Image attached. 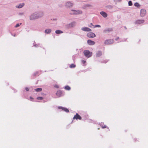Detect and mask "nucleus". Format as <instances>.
Listing matches in <instances>:
<instances>
[{"instance_id": "1", "label": "nucleus", "mask_w": 148, "mask_h": 148, "mask_svg": "<svg viewBox=\"0 0 148 148\" xmlns=\"http://www.w3.org/2000/svg\"><path fill=\"white\" fill-rule=\"evenodd\" d=\"M84 53L85 56L88 58L91 57L92 55V53L90 52L88 50H85L84 51Z\"/></svg>"}, {"instance_id": "2", "label": "nucleus", "mask_w": 148, "mask_h": 148, "mask_svg": "<svg viewBox=\"0 0 148 148\" xmlns=\"http://www.w3.org/2000/svg\"><path fill=\"white\" fill-rule=\"evenodd\" d=\"M73 12L70 13L71 14L77 15L82 13V11L80 10H71Z\"/></svg>"}, {"instance_id": "3", "label": "nucleus", "mask_w": 148, "mask_h": 148, "mask_svg": "<svg viewBox=\"0 0 148 148\" xmlns=\"http://www.w3.org/2000/svg\"><path fill=\"white\" fill-rule=\"evenodd\" d=\"M113 42L114 40L113 39H110L106 40L104 43L106 45H110L113 44Z\"/></svg>"}, {"instance_id": "4", "label": "nucleus", "mask_w": 148, "mask_h": 148, "mask_svg": "<svg viewBox=\"0 0 148 148\" xmlns=\"http://www.w3.org/2000/svg\"><path fill=\"white\" fill-rule=\"evenodd\" d=\"M42 15V14L41 16H38V15H32L30 16V19L31 20H34L38 18V17H40Z\"/></svg>"}, {"instance_id": "5", "label": "nucleus", "mask_w": 148, "mask_h": 148, "mask_svg": "<svg viewBox=\"0 0 148 148\" xmlns=\"http://www.w3.org/2000/svg\"><path fill=\"white\" fill-rule=\"evenodd\" d=\"M73 119H76V120L79 119L80 120H81L82 118L81 116L79 115L78 113H76L74 116L73 118Z\"/></svg>"}, {"instance_id": "6", "label": "nucleus", "mask_w": 148, "mask_h": 148, "mask_svg": "<svg viewBox=\"0 0 148 148\" xmlns=\"http://www.w3.org/2000/svg\"><path fill=\"white\" fill-rule=\"evenodd\" d=\"M146 13V11L144 9H141L140 10V15L142 17L144 16Z\"/></svg>"}, {"instance_id": "7", "label": "nucleus", "mask_w": 148, "mask_h": 148, "mask_svg": "<svg viewBox=\"0 0 148 148\" xmlns=\"http://www.w3.org/2000/svg\"><path fill=\"white\" fill-rule=\"evenodd\" d=\"M88 36L89 38H94L95 37V34L92 32L88 33L87 35Z\"/></svg>"}, {"instance_id": "8", "label": "nucleus", "mask_w": 148, "mask_h": 148, "mask_svg": "<svg viewBox=\"0 0 148 148\" xmlns=\"http://www.w3.org/2000/svg\"><path fill=\"white\" fill-rule=\"evenodd\" d=\"M144 22V20H138L135 22V23L136 24H140L143 23Z\"/></svg>"}, {"instance_id": "9", "label": "nucleus", "mask_w": 148, "mask_h": 148, "mask_svg": "<svg viewBox=\"0 0 148 148\" xmlns=\"http://www.w3.org/2000/svg\"><path fill=\"white\" fill-rule=\"evenodd\" d=\"M82 30L86 32H90L91 31V29L87 27H84L82 28Z\"/></svg>"}, {"instance_id": "10", "label": "nucleus", "mask_w": 148, "mask_h": 148, "mask_svg": "<svg viewBox=\"0 0 148 148\" xmlns=\"http://www.w3.org/2000/svg\"><path fill=\"white\" fill-rule=\"evenodd\" d=\"M87 43L88 45H95V42L94 41H92L91 40H87Z\"/></svg>"}, {"instance_id": "11", "label": "nucleus", "mask_w": 148, "mask_h": 148, "mask_svg": "<svg viewBox=\"0 0 148 148\" xmlns=\"http://www.w3.org/2000/svg\"><path fill=\"white\" fill-rule=\"evenodd\" d=\"M100 14L104 17H106L108 15L107 14L104 12H100Z\"/></svg>"}, {"instance_id": "12", "label": "nucleus", "mask_w": 148, "mask_h": 148, "mask_svg": "<svg viewBox=\"0 0 148 148\" xmlns=\"http://www.w3.org/2000/svg\"><path fill=\"white\" fill-rule=\"evenodd\" d=\"M62 94V92L60 90H58L57 91L56 95L58 96V97H60Z\"/></svg>"}, {"instance_id": "13", "label": "nucleus", "mask_w": 148, "mask_h": 148, "mask_svg": "<svg viewBox=\"0 0 148 148\" xmlns=\"http://www.w3.org/2000/svg\"><path fill=\"white\" fill-rule=\"evenodd\" d=\"M66 6L67 7H70L73 6V4L70 2H68L66 3Z\"/></svg>"}, {"instance_id": "14", "label": "nucleus", "mask_w": 148, "mask_h": 148, "mask_svg": "<svg viewBox=\"0 0 148 148\" xmlns=\"http://www.w3.org/2000/svg\"><path fill=\"white\" fill-rule=\"evenodd\" d=\"M58 108L62 109V110H64V111L66 112H69V110L68 109L65 108H63V107H59Z\"/></svg>"}, {"instance_id": "15", "label": "nucleus", "mask_w": 148, "mask_h": 148, "mask_svg": "<svg viewBox=\"0 0 148 148\" xmlns=\"http://www.w3.org/2000/svg\"><path fill=\"white\" fill-rule=\"evenodd\" d=\"M24 3H22L20 4L19 5L16 6V7L18 8H21L24 6Z\"/></svg>"}, {"instance_id": "16", "label": "nucleus", "mask_w": 148, "mask_h": 148, "mask_svg": "<svg viewBox=\"0 0 148 148\" xmlns=\"http://www.w3.org/2000/svg\"><path fill=\"white\" fill-rule=\"evenodd\" d=\"M102 55V52L101 51H98L96 53V56L99 57Z\"/></svg>"}, {"instance_id": "17", "label": "nucleus", "mask_w": 148, "mask_h": 148, "mask_svg": "<svg viewBox=\"0 0 148 148\" xmlns=\"http://www.w3.org/2000/svg\"><path fill=\"white\" fill-rule=\"evenodd\" d=\"M51 31L50 29H46L45 31V33L46 34H49L51 32Z\"/></svg>"}, {"instance_id": "18", "label": "nucleus", "mask_w": 148, "mask_h": 148, "mask_svg": "<svg viewBox=\"0 0 148 148\" xmlns=\"http://www.w3.org/2000/svg\"><path fill=\"white\" fill-rule=\"evenodd\" d=\"M56 34H59L63 33V32L59 30H56L55 32Z\"/></svg>"}, {"instance_id": "19", "label": "nucleus", "mask_w": 148, "mask_h": 148, "mask_svg": "<svg viewBox=\"0 0 148 148\" xmlns=\"http://www.w3.org/2000/svg\"><path fill=\"white\" fill-rule=\"evenodd\" d=\"M112 28H109L105 30L104 32L105 33H106L108 32H110L112 31Z\"/></svg>"}, {"instance_id": "20", "label": "nucleus", "mask_w": 148, "mask_h": 148, "mask_svg": "<svg viewBox=\"0 0 148 148\" xmlns=\"http://www.w3.org/2000/svg\"><path fill=\"white\" fill-rule=\"evenodd\" d=\"M35 90L36 92H40L42 90V89L41 88H38L35 89Z\"/></svg>"}, {"instance_id": "21", "label": "nucleus", "mask_w": 148, "mask_h": 148, "mask_svg": "<svg viewBox=\"0 0 148 148\" xmlns=\"http://www.w3.org/2000/svg\"><path fill=\"white\" fill-rule=\"evenodd\" d=\"M134 5L135 6L139 8L140 7V5L138 3H134Z\"/></svg>"}, {"instance_id": "22", "label": "nucleus", "mask_w": 148, "mask_h": 148, "mask_svg": "<svg viewBox=\"0 0 148 148\" xmlns=\"http://www.w3.org/2000/svg\"><path fill=\"white\" fill-rule=\"evenodd\" d=\"M65 89L67 90H70L71 88L69 86H67L65 87Z\"/></svg>"}, {"instance_id": "23", "label": "nucleus", "mask_w": 148, "mask_h": 148, "mask_svg": "<svg viewBox=\"0 0 148 148\" xmlns=\"http://www.w3.org/2000/svg\"><path fill=\"white\" fill-rule=\"evenodd\" d=\"M75 65L74 64H71L70 67L71 68H75Z\"/></svg>"}, {"instance_id": "24", "label": "nucleus", "mask_w": 148, "mask_h": 148, "mask_svg": "<svg viewBox=\"0 0 148 148\" xmlns=\"http://www.w3.org/2000/svg\"><path fill=\"white\" fill-rule=\"evenodd\" d=\"M21 24H22L21 23H20V24H19V23L17 24L16 25H15V27H18L19 26H20V25H21Z\"/></svg>"}, {"instance_id": "25", "label": "nucleus", "mask_w": 148, "mask_h": 148, "mask_svg": "<svg viewBox=\"0 0 148 148\" xmlns=\"http://www.w3.org/2000/svg\"><path fill=\"white\" fill-rule=\"evenodd\" d=\"M128 4L129 6H131L132 5V3L131 1H129L128 2Z\"/></svg>"}, {"instance_id": "26", "label": "nucleus", "mask_w": 148, "mask_h": 148, "mask_svg": "<svg viewBox=\"0 0 148 148\" xmlns=\"http://www.w3.org/2000/svg\"><path fill=\"white\" fill-rule=\"evenodd\" d=\"M43 98L42 97H38L37 98V99L38 100H42Z\"/></svg>"}, {"instance_id": "27", "label": "nucleus", "mask_w": 148, "mask_h": 148, "mask_svg": "<svg viewBox=\"0 0 148 148\" xmlns=\"http://www.w3.org/2000/svg\"><path fill=\"white\" fill-rule=\"evenodd\" d=\"M101 27V26L100 25H95V27Z\"/></svg>"}, {"instance_id": "28", "label": "nucleus", "mask_w": 148, "mask_h": 148, "mask_svg": "<svg viewBox=\"0 0 148 148\" xmlns=\"http://www.w3.org/2000/svg\"><path fill=\"white\" fill-rule=\"evenodd\" d=\"M82 63L84 64L86 63V61H85L83 60H82Z\"/></svg>"}, {"instance_id": "29", "label": "nucleus", "mask_w": 148, "mask_h": 148, "mask_svg": "<svg viewBox=\"0 0 148 148\" xmlns=\"http://www.w3.org/2000/svg\"><path fill=\"white\" fill-rule=\"evenodd\" d=\"M108 8H112V6L111 5H109L108 6Z\"/></svg>"}, {"instance_id": "30", "label": "nucleus", "mask_w": 148, "mask_h": 148, "mask_svg": "<svg viewBox=\"0 0 148 148\" xmlns=\"http://www.w3.org/2000/svg\"><path fill=\"white\" fill-rule=\"evenodd\" d=\"M107 127V126L106 125H104V126H103L102 127V128H106Z\"/></svg>"}, {"instance_id": "31", "label": "nucleus", "mask_w": 148, "mask_h": 148, "mask_svg": "<svg viewBox=\"0 0 148 148\" xmlns=\"http://www.w3.org/2000/svg\"><path fill=\"white\" fill-rule=\"evenodd\" d=\"M25 90L26 91H29V89L28 88H27V87H26L25 88Z\"/></svg>"}, {"instance_id": "32", "label": "nucleus", "mask_w": 148, "mask_h": 148, "mask_svg": "<svg viewBox=\"0 0 148 148\" xmlns=\"http://www.w3.org/2000/svg\"><path fill=\"white\" fill-rule=\"evenodd\" d=\"M55 87L56 88H59L58 86L57 85H56L55 86Z\"/></svg>"}, {"instance_id": "33", "label": "nucleus", "mask_w": 148, "mask_h": 148, "mask_svg": "<svg viewBox=\"0 0 148 148\" xmlns=\"http://www.w3.org/2000/svg\"><path fill=\"white\" fill-rule=\"evenodd\" d=\"M119 39V37H117L116 38V39L115 40H118Z\"/></svg>"}, {"instance_id": "34", "label": "nucleus", "mask_w": 148, "mask_h": 148, "mask_svg": "<svg viewBox=\"0 0 148 148\" xmlns=\"http://www.w3.org/2000/svg\"><path fill=\"white\" fill-rule=\"evenodd\" d=\"M30 98L31 99H33V98L31 97H30Z\"/></svg>"}, {"instance_id": "35", "label": "nucleus", "mask_w": 148, "mask_h": 148, "mask_svg": "<svg viewBox=\"0 0 148 148\" xmlns=\"http://www.w3.org/2000/svg\"><path fill=\"white\" fill-rule=\"evenodd\" d=\"M90 24V25H92V26H93V24H92V23H91Z\"/></svg>"}, {"instance_id": "36", "label": "nucleus", "mask_w": 148, "mask_h": 148, "mask_svg": "<svg viewBox=\"0 0 148 148\" xmlns=\"http://www.w3.org/2000/svg\"><path fill=\"white\" fill-rule=\"evenodd\" d=\"M98 130H99V128H98Z\"/></svg>"}]
</instances>
